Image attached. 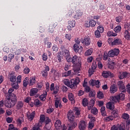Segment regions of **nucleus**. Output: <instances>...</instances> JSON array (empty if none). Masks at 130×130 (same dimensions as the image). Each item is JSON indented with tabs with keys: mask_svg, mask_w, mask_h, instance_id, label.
<instances>
[{
	"mask_svg": "<svg viewBox=\"0 0 130 130\" xmlns=\"http://www.w3.org/2000/svg\"><path fill=\"white\" fill-rule=\"evenodd\" d=\"M54 110V109H53L52 107L50 106L47 110V113L50 114V113H52V112H53Z\"/></svg>",
	"mask_w": 130,
	"mask_h": 130,
	"instance_id": "79ce46f5",
	"label": "nucleus"
},
{
	"mask_svg": "<svg viewBox=\"0 0 130 130\" xmlns=\"http://www.w3.org/2000/svg\"><path fill=\"white\" fill-rule=\"evenodd\" d=\"M51 126L49 124H46L45 126V130H51Z\"/></svg>",
	"mask_w": 130,
	"mask_h": 130,
	"instance_id": "338daca9",
	"label": "nucleus"
},
{
	"mask_svg": "<svg viewBox=\"0 0 130 130\" xmlns=\"http://www.w3.org/2000/svg\"><path fill=\"white\" fill-rule=\"evenodd\" d=\"M106 108L110 109V110H113L114 109V104L111 102L107 103Z\"/></svg>",
	"mask_w": 130,
	"mask_h": 130,
	"instance_id": "a211bd4d",
	"label": "nucleus"
},
{
	"mask_svg": "<svg viewBox=\"0 0 130 130\" xmlns=\"http://www.w3.org/2000/svg\"><path fill=\"white\" fill-rule=\"evenodd\" d=\"M124 37L125 39H126V40H129L130 34H129V32H128V30H125Z\"/></svg>",
	"mask_w": 130,
	"mask_h": 130,
	"instance_id": "cd10ccee",
	"label": "nucleus"
},
{
	"mask_svg": "<svg viewBox=\"0 0 130 130\" xmlns=\"http://www.w3.org/2000/svg\"><path fill=\"white\" fill-rule=\"evenodd\" d=\"M86 126L87 125L86 124V122L85 121H81L79 124V128L80 130H85L86 129Z\"/></svg>",
	"mask_w": 130,
	"mask_h": 130,
	"instance_id": "4468645a",
	"label": "nucleus"
},
{
	"mask_svg": "<svg viewBox=\"0 0 130 130\" xmlns=\"http://www.w3.org/2000/svg\"><path fill=\"white\" fill-rule=\"evenodd\" d=\"M95 95H96V92L94 90L89 91V97H94Z\"/></svg>",
	"mask_w": 130,
	"mask_h": 130,
	"instance_id": "603ef678",
	"label": "nucleus"
},
{
	"mask_svg": "<svg viewBox=\"0 0 130 130\" xmlns=\"http://www.w3.org/2000/svg\"><path fill=\"white\" fill-rule=\"evenodd\" d=\"M97 97L98 98H99V99H103V98H104L103 92L101 91H98L97 93Z\"/></svg>",
	"mask_w": 130,
	"mask_h": 130,
	"instance_id": "2f4dec72",
	"label": "nucleus"
},
{
	"mask_svg": "<svg viewBox=\"0 0 130 130\" xmlns=\"http://www.w3.org/2000/svg\"><path fill=\"white\" fill-rule=\"evenodd\" d=\"M17 103V95L14 93L10 94V102L6 103L5 106L8 108H11V107H14Z\"/></svg>",
	"mask_w": 130,
	"mask_h": 130,
	"instance_id": "7ed1b4c3",
	"label": "nucleus"
},
{
	"mask_svg": "<svg viewBox=\"0 0 130 130\" xmlns=\"http://www.w3.org/2000/svg\"><path fill=\"white\" fill-rule=\"evenodd\" d=\"M24 115H22L20 117H19L17 121L19 123H22L24 121Z\"/></svg>",
	"mask_w": 130,
	"mask_h": 130,
	"instance_id": "37998d69",
	"label": "nucleus"
},
{
	"mask_svg": "<svg viewBox=\"0 0 130 130\" xmlns=\"http://www.w3.org/2000/svg\"><path fill=\"white\" fill-rule=\"evenodd\" d=\"M107 36L109 37H111V36L115 37V36H117V34L114 33L112 31H109L107 32Z\"/></svg>",
	"mask_w": 130,
	"mask_h": 130,
	"instance_id": "473e14b6",
	"label": "nucleus"
},
{
	"mask_svg": "<svg viewBox=\"0 0 130 130\" xmlns=\"http://www.w3.org/2000/svg\"><path fill=\"white\" fill-rule=\"evenodd\" d=\"M93 127H94V122H93V121H91L89 122L88 128H89V129H92Z\"/></svg>",
	"mask_w": 130,
	"mask_h": 130,
	"instance_id": "de8ad7c7",
	"label": "nucleus"
},
{
	"mask_svg": "<svg viewBox=\"0 0 130 130\" xmlns=\"http://www.w3.org/2000/svg\"><path fill=\"white\" fill-rule=\"evenodd\" d=\"M117 86L119 87L120 92H122V93H125L126 92L123 81L121 80L118 81L117 82Z\"/></svg>",
	"mask_w": 130,
	"mask_h": 130,
	"instance_id": "423d86ee",
	"label": "nucleus"
},
{
	"mask_svg": "<svg viewBox=\"0 0 130 130\" xmlns=\"http://www.w3.org/2000/svg\"><path fill=\"white\" fill-rule=\"evenodd\" d=\"M71 74H72V71H68L67 72L63 73L62 77H69V76H71Z\"/></svg>",
	"mask_w": 130,
	"mask_h": 130,
	"instance_id": "c03bdc74",
	"label": "nucleus"
},
{
	"mask_svg": "<svg viewBox=\"0 0 130 130\" xmlns=\"http://www.w3.org/2000/svg\"><path fill=\"white\" fill-rule=\"evenodd\" d=\"M114 119V117L113 116H109L108 117H105L104 118V121H106V122H108L109 121H112Z\"/></svg>",
	"mask_w": 130,
	"mask_h": 130,
	"instance_id": "393cba45",
	"label": "nucleus"
},
{
	"mask_svg": "<svg viewBox=\"0 0 130 130\" xmlns=\"http://www.w3.org/2000/svg\"><path fill=\"white\" fill-rule=\"evenodd\" d=\"M24 106V103L22 101H19L17 102V105H16V108L17 109H21Z\"/></svg>",
	"mask_w": 130,
	"mask_h": 130,
	"instance_id": "bb28decb",
	"label": "nucleus"
},
{
	"mask_svg": "<svg viewBox=\"0 0 130 130\" xmlns=\"http://www.w3.org/2000/svg\"><path fill=\"white\" fill-rule=\"evenodd\" d=\"M38 91H39L38 88H31L30 90V92H29L30 96H35L36 98H37V97H38V95H37V94L38 93Z\"/></svg>",
	"mask_w": 130,
	"mask_h": 130,
	"instance_id": "1a4fd4ad",
	"label": "nucleus"
},
{
	"mask_svg": "<svg viewBox=\"0 0 130 130\" xmlns=\"http://www.w3.org/2000/svg\"><path fill=\"white\" fill-rule=\"evenodd\" d=\"M15 72L11 71L8 74V78L11 83H15L17 81V76H15Z\"/></svg>",
	"mask_w": 130,
	"mask_h": 130,
	"instance_id": "0eeeda50",
	"label": "nucleus"
},
{
	"mask_svg": "<svg viewBox=\"0 0 130 130\" xmlns=\"http://www.w3.org/2000/svg\"><path fill=\"white\" fill-rule=\"evenodd\" d=\"M63 83L67 87H70L71 89H75L77 85L80 83V78L77 77L76 79H71V81L69 79H64Z\"/></svg>",
	"mask_w": 130,
	"mask_h": 130,
	"instance_id": "f03ea898",
	"label": "nucleus"
},
{
	"mask_svg": "<svg viewBox=\"0 0 130 130\" xmlns=\"http://www.w3.org/2000/svg\"><path fill=\"white\" fill-rule=\"evenodd\" d=\"M26 116L28 120H33V119L35 117V111H33L31 113L29 111L27 112Z\"/></svg>",
	"mask_w": 130,
	"mask_h": 130,
	"instance_id": "f8f14e48",
	"label": "nucleus"
},
{
	"mask_svg": "<svg viewBox=\"0 0 130 130\" xmlns=\"http://www.w3.org/2000/svg\"><path fill=\"white\" fill-rule=\"evenodd\" d=\"M101 112L103 116H105V107H102L101 108Z\"/></svg>",
	"mask_w": 130,
	"mask_h": 130,
	"instance_id": "6e6d98bb",
	"label": "nucleus"
},
{
	"mask_svg": "<svg viewBox=\"0 0 130 130\" xmlns=\"http://www.w3.org/2000/svg\"><path fill=\"white\" fill-rule=\"evenodd\" d=\"M82 16H83V12L80 11V10H77L74 16V19H75V20H79Z\"/></svg>",
	"mask_w": 130,
	"mask_h": 130,
	"instance_id": "dca6fc26",
	"label": "nucleus"
},
{
	"mask_svg": "<svg viewBox=\"0 0 130 130\" xmlns=\"http://www.w3.org/2000/svg\"><path fill=\"white\" fill-rule=\"evenodd\" d=\"M114 30L115 32H116V33H118L120 32L121 30V26H120V25H117L114 28Z\"/></svg>",
	"mask_w": 130,
	"mask_h": 130,
	"instance_id": "58836bf2",
	"label": "nucleus"
},
{
	"mask_svg": "<svg viewBox=\"0 0 130 130\" xmlns=\"http://www.w3.org/2000/svg\"><path fill=\"white\" fill-rule=\"evenodd\" d=\"M49 72V67L48 66H46L45 68V70H44L42 72L43 77L45 78V79H46L47 75H48V72Z\"/></svg>",
	"mask_w": 130,
	"mask_h": 130,
	"instance_id": "2eb2a0df",
	"label": "nucleus"
},
{
	"mask_svg": "<svg viewBox=\"0 0 130 130\" xmlns=\"http://www.w3.org/2000/svg\"><path fill=\"white\" fill-rule=\"evenodd\" d=\"M36 83V79L35 77H30L29 80V86H33Z\"/></svg>",
	"mask_w": 130,
	"mask_h": 130,
	"instance_id": "c756f323",
	"label": "nucleus"
},
{
	"mask_svg": "<svg viewBox=\"0 0 130 130\" xmlns=\"http://www.w3.org/2000/svg\"><path fill=\"white\" fill-rule=\"evenodd\" d=\"M96 25V21L95 20L91 19L89 21V22H87L85 24V27L87 28H89V27H95Z\"/></svg>",
	"mask_w": 130,
	"mask_h": 130,
	"instance_id": "9d476101",
	"label": "nucleus"
},
{
	"mask_svg": "<svg viewBox=\"0 0 130 130\" xmlns=\"http://www.w3.org/2000/svg\"><path fill=\"white\" fill-rule=\"evenodd\" d=\"M126 89L127 92L130 94V84L128 83L126 86Z\"/></svg>",
	"mask_w": 130,
	"mask_h": 130,
	"instance_id": "774afa93",
	"label": "nucleus"
},
{
	"mask_svg": "<svg viewBox=\"0 0 130 130\" xmlns=\"http://www.w3.org/2000/svg\"><path fill=\"white\" fill-rule=\"evenodd\" d=\"M8 130H18V129L15 128V127H14L13 124H10L9 125Z\"/></svg>",
	"mask_w": 130,
	"mask_h": 130,
	"instance_id": "0e129e2a",
	"label": "nucleus"
},
{
	"mask_svg": "<svg viewBox=\"0 0 130 130\" xmlns=\"http://www.w3.org/2000/svg\"><path fill=\"white\" fill-rule=\"evenodd\" d=\"M73 49L75 52H79V51L81 52V51L83 50V47L80 46L79 47V46H78L77 44H75L73 46Z\"/></svg>",
	"mask_w": 130,
	"mask_h": 130,
	"instance_id": "f3484780",
	"label": "nucleus"
},
{
	"mask_svg": "<svg viewBox=\"0 0 130 130\" xmlns=\"http://www.w3.org/2000/svg\"><path fill=\"white\" fill-rule=\"evenodd\" d=\"M11 86L13 89L18 90L19 89V83L17 82H13L11 83Z\"/></svg>",
	"mask_w": 130,
	"mask_h": 130,
	"instance_id": "7c9ffc66",
	"label": "nucleus"
},
{
	"mask_svg": "<svg viewBox=\"0 0 130 130\" xmlns=\"http://www.w3.org/2000/svg\"><path fill=\"white\" fill-rule=\"evenodd\" d=\"M108 42L110 45H120V44H122L121 40L117 38H115L114 40L112 38H109Z\"/></svg>",
	"mask_w": 130,
	"mask_h": 130,
	"instance_id": "20e7f679",
	"label": "nucleus"
},
{
	"mask_svg": "<svg viewBox=\"0 0 130 130\" xmlns=\"http://www.w3.org/2000/svg\"><path fill=\"white\" fill-rule=\"evenodd\" d=\"M110 91L111 93H114L115 92H117V87H116L114 84H113L110 87Z\"/></svg>",
	"mask_w": 130,
	"mask_h": 130,
	"instance_id": "b1692460",
	"label": "nucleus"
},
{
	"mask_svg": "<svg viewBox=\"0 0 130 130\" xmlns=\"http://www.w3.org/2000/svg\"><path fill=\"white\" fill-rule=\"evenodd\" d=\"M122 118L123 119H128L129 118V115L128 114L124 113L122 115Z\"/></svg>",
	"mask_w": 130,
	"mask_h": 130,
	"instance_id": "4d7b16f0",
	"label": "nucleus"
},
{
	"mask_svg": "<svg viewBox=\"0 0 130 130\" xmlns=\"http://www.w3.org/2000/svg\"><path fill=\"white\" fill-rule=\"evenodd\" d=\"M21 81H22V76L21 75L18 76L17 78L16 82L18 83V84H20V83H21Z\"/></svg>",
	"mask_w": 130,
	"mask_h": 130,
	"instance_id": "e2e57ef3",
	"label": "nucleus"
},
{
	"mask_svg": "<svg viewBox=\"0 0 130 130\" xmlns=\"http://www.w3.org/2000/svg\"><path fill=\"white\" fill-rule=\"evenodd\" d=\"M77 122H74V123L71 124V125L69 126V127L68 128V130H73L74 129V128H75V127H76V126H77Z\"/></svg>",
	"mask_w": 130,
	"mask_h": 130,
	"instance_id": "c9c22d12",
	"label": "nucleus"
},
{
	"mask_svg": "<svg viewBox=\"0 0 130 130\" xmlns=\"http://www.w3.org/2000/svg\"><path fill=\"white\" fill-rule=\"evenodd\" d=\"M124 92H121L118 95H117L118 98L119 100H124Z\"/></svg>",
	"mask_w": 130,
	"mask_h": 130,
	"instance_id": "f704fd0d",
	"label": "nucleus"
},
{
	"mask_svg": "<svg viewBox=\"0 0 130 130\" xmlns=\"http://www.w3.org/2000/svg\"><path fill=\"white\" fill-rule=\"evenodd\" d=\"M111 130H119V126L117 125H113L111 127Z\"/></svg>",
	"mask_w": 130,
	"mask_h": 130,
	"instance_id": "3c124183",
	"label": "nucleus"
},
{
	"mask_svg": "<svg viewBox=\"0 0 130 130\" xmlns=\"http://www.w3.org/2000/svg\"><path fill=\"white\" fill-rule=\"evenodd\" d=\"M61 53L63 55V56H64V57H67L68 56H70V51L66 49H64L62 50Z\"/></svg>",
	"mask_w": 130,
	"mask_h": 130,
	"instance_id": "4be33fe9",
	"label": "nucleus"
},
{
	"mask_svg": "<svg viewBox=\"0 0 130 130\" xmlns=\"http://www.w3.org/2000/svg\"><path fill=\"white\" fill-rule=\"evenodd\" d=\"M68 98L72 104H75V96H74V94L70 92L68 94Z\"/></svg>",
	"mask_w": 130,
	"mask_h": 130,
	"instance_id": "412c9836",
	"label": "nucleus"
},
{
	"mask_svg": "<svg viewBox=\"0 0 130 130\" xmlns=\"http://www.w3.org/2000/svg\"><path fill=\"white\" fill-rule=\"evenodd\" d=\"M118 110L115 109L112 112V113L113 114V115H115V117H117V116H118Z\"/></svg>",
	"mask_w": 130,
	"mask_h": 130,
	"instance_id": "49530a36",
	"label": "nucleus"
},
{
	"mask_svg": "<svg viewBox=\"0 0 130 130\" xmlns=\"http://www.w3.org/2000/svg\"><path fill=\"white\" fill-rule=\"evenodd\" d=\"M28 81H29V78L28 77H26L24 79L23 81V87H27V86H28V84H29Z\"/></svg>",
	"mask_w": 130,
	"mask_h": 130,
	"instance_id": "72a5a7b5",
	"label": "nucleus"
},
{
	"mask_svg": "<svg viewBox=\"0 0 130 130\" xmlns=\"http://www.w3.org/2000/svg\"><path fill=\"white\" fill-rule=\"evenodd\" d=\"M23 73L26 74H29L30 73V69L28 67L25 68L23 70Z\"/></svg>",
	"mask_w": 130,
	"mask_h": 130,
	"instance_id": "69168bd1",
	"label": "nucleus"
},
{
	"mask_svg": "<svg viewBox=\"0 0 130 130\" xmlns=\"http://www.w3.org/2000/svg\"><path fill=\"white\" fill-rule=\"evenodd\" d=\"M108 56L109 57H114L117 56L119 54V49L117 48H114L110 50L108 53Z\"/></svg>",
	"mask_w": 130,
	"mask_h": 130,
	"instance_id": "39448f33",
	"label": "nucleus"
},
{
	"mask_svg": "<svg viewBox=\"0 0 130 130\" xmlns=\"http://www.w3.org/2000/svg\"><path fill=\"white\" fill-rule=\"evenodd\" d=\"M34 103L35 106H39V105H41V102H40V101H39L38 99L35 100Z\"/></svg>",
	"mask_w": 130,
	"mask_h": 130,
	"instance_id": "4c0bfd02",
	"label": "nucleus"
},
{
	"mask_svg": "<svg viewBox=\"0 0 130 130\" xmlns=\"http://www.w3.org/2000/svg\"><path fill=\"white\" fill-rule=\"evenodd\" d=\"M91 113H92V114L96 115V114L98 113V110L97 109V108L94 107L91 109Z\"/></svg>",
	"mask_w": 130,
	"mask_h": 130,
	"instance_id": "a19ab883",
	"label": "nucleus"
},
{
	"mask_svg": "<svg viewBox=\"0 0 130 130\" xmlns=\"http://www.w3.org/2000/svg\"><path fill=\"white\" fill-rule=\"evenodd\" d=\"M55 127L56 129L59 130L61 128V122L59 120H57L55 122Z\"/></svg>",
	"mask_w": 130,
	"mask_h": 130,
	"instance_id": "aec40b11",
	"label": "nucleus"
},
{
	"mask_svg": "<svg viewBox=\"0 0 130 130\" xmlns=\"http://www.w3.org/2000/svg\"><path fill=\"white\" fill-rule=\"evenodd\" d=\"M60 104V101L58 99H56L55 101V107L56 108H58L59 104Z\"/></svg>",
	"mask_w": 130,
	"mask_h": 130,
	"instance_id": "864d4df0",
	"label": "nucleus"
},
{
	"mask_svg": "<svg viewBox=\"0 0 130 130\" xmlns=\"http://www.w3.org/2000/svg\"><path fill=\"white\" fill-rule=\"evenodd\" d=\"M100 31H99L98 30H96L94 33V35L96 38H99L101 37V35L100 34Z\"/></svg>",
	"mask_w": 130,
	"mask_h": 130,
	"instance_id": "5fc2aeb1",
	"label": "nucleus"
},
{
	"mask_svg": "<svg viewBox=\"0 0 130 130\" xmlns=\"http://www.w3.org/2000/svg\"><path fill=\"white\" fill-rule=\"evenodd\" d=\"M88 100L87 99H84L82 101V104L84 107L87 106L88 105Z\"/></svg>",
	"mask_w": 130,
	"mask_h": 130,
	"instance_id": "8fccbe9b",
	"label": "nucleus"
},
{
	"mask_svg": "<svg viewBox=\"0 0 130 130\" xmlns=\"http://www.w3.org/2000/svg\"><path fill=\"white\" fill-rule=\"evenodd\" d=\"M111 74V72L109 71H104L102 73V76L104 78H108Z\"/></svg>",
	"mask_w": 130,
	"mask_h": 130,
	"instance_id": "c85d7f7f",
	"label": "nucleus"
},
{
	"mask_svg": "<svg viewBox=\"0 0 130 130\" xmlns=\"http://www.w3.org/2000/svg\"><path fill=\"white\" fill-rule=\"evenodd\" d=\"M69 26H71L74 28L75 26H76V21L72 20V21H69Z\"/></svg>",
	"mask_w": 130,
	"mask_h": 130,
	"instance_id": "a18cd8bd",
	"label": "nucleus"
},
{
	"mask_svg": "<svg viewBox=\"0 0 130 130\" xmlns=\"http://www.w3.org/2000/svg\"><path fill=\"white\" fill-rule=\"evenodd\" d=\"M47 96V92L46 91H45V92L44 93H43L42 94H41L39 98L40 100L41 101H45V100H46V96Z\"/></svg>",
	"mask_w": 130,
	"mask_h": 130,
	"instance_id": "5701e85b",
	"label": "nucleus"
},
{
	"mask_svg": "<svg viewBox=\"0 0 130 130\" xmlns=\"http://www.w3.org/2000/svg\"><path fill=\"white\" fill-rule=\"evenodd\" d=\"M82 43H84L85 45H90V43H91V41L90 40V38L89 37H85L82 41Z\"/></svg>",
	"mask_w": 130,
	"mask_h": 130,
	"instance_id": "6ab92c4d",
	"label": "nucleus"
},
{
	"mask_svg": "<svg viewBox=\"0 0 130 130\" xmlns=\"http://www.w3.org/2000/svg\"><path fill=\"white\" fill-rule=\"evenodd\" d=\"M65 37L66 39L71 41V39H72V35L71 34H67L66 35Z\"/></svg>",
	"mask_w": 130,
	"mask_h": 130,
	"instance_id": "680f3d73",
	"label": "nucleus"
},
{
	"mask_svg": "<svg viewBox=\"0 0 130 130\" xmlns=\"http://www.w3.org/2000/svg\"><path fill=\"white\" fill-rule=\"evenodd\" d=\"M119 130H125V125L124 124L122 123L119 125Z\"/></svg>",
	"mask_w": 130,
	"mask_h": 130,
	"instance_id": "13d9d810",
	"label": "nucleus"
},
{
	"mask_svg": "<svg viewBox=\"0 0 130 130\" xmlns=\"http://www.w3.org/2000/svg\"><path fill=\"white\" fill-rule=\"evenodd\" d=\"M127 75H128V73H127L126 72H119L118 73V77L120 80H123V79H125V78L127 77Z\"/></svg>",
	"mask_w": 130,
	"mask_h": 130,
	"instance_id": "ddd939ff",
	"label": "nucleus"
},
{
	"mask_svg": "<svg viewBox=\"0 0 130 130\" xmlns=\"http://www.w3.org/2000/svg\"><path fill=\"white\" fill-rule=\"evenodd\" d=\"M103 60H107L108 59V53L105 52L102 56Z\"/></svg>",
	"mask_w": 130,
	"mask_h": 130,
	"instance_id": "09e8293b",
	"label": "nucleus"
},
{
	"mask_svg": "<svg viewBox=\"0 0 130 130\" xmlns=\"http://www.w3.org/2000/svg\"><path fill=\"white\" fill-rule=\"evenodd\" d=\"M71 61L73 63V70L75 74H79L80 73V69L82 67V62H81V58L74 55L71 59Z\"/></svg>",
	"mask_w": 130,
	"mask_h": 130,
	"instance_id": "f257e3e1",
	"label": "nucleus"
},
{
	"mask_svg": "<svg viewBox=\"0 0 130 130\" xmlns=\"http://www.w3.org/2000/svg\"><path fill=\"white\" fill-rule=\"evenodd\" d=\"M97 31H99V32H100V33H103L104 31V28H103V27L99 26L98 27Z\"/></svg>",
	"mask_w": 130,
	"mask_h": 130,
	"instance_id": "052dcab7",
	"label": "nucleus"
},
{
	"mask_svg": "<svg viewBox=\"0 0 130 130\" xmlns=\"http://www.w3.org/2000/svg\"><path fill=\"white\" fill-rule=\"evenodd\" d=\"M124 28L127 31H130V23L128 22H126L124 24Z\"/></svg>",
	"mask_w": 130,
	"mask_h": 130,
	"instance_id": "ea45409f",
	"label": "nucleus"
},
{
	"mask_svg": "<svg viewBox=\"0 0 130 130\" xmlns=\"http://www.w3.org/2000/svg\"><path fill=\"white\" fill-rule=\"evenodd\" d=\"M57 25H58L57 22H54L51 24L49 26V30H48L49 32L50 33H53V31H54V29H55Z\"/></svg>",
	"mask_w": 130,
	"mask_h": 130,
	"instance_id": "9b49d317",
	"label": "nucleus"
},
{
	"mask_svg": "<svg viewBox=\"0 0 130 130\" xmlns=\"http://www.w3.org/2000/svg\"><path fill=\"white\" fill-rule=\"evenodd\" d=\"M67 117L69 121H74V119H75V115H74V112L72 110H70L68 111L67 114Z\"/></svg>",
	"mask_w": 130,
	"mask_h": 130,
	"instance_id": "6e6552de",
	"label": "nucleus"
},
{
	"mask_svg": "<svg viewBox=\"0 0 130 130\" xmlns=\"http://www.w3.org/2000/svg\"><path fill=\"white\" fill-rule=\"evenodd\" d=\"M95 82H96V80L91 79L90 81H89L88 83L89 85H90L91 86H95Z\"/></svg>",
	"mask_w": 130,
	"mask_h": 130,
	"instance_id": "bf43d9fd",
	"label": "nucleus"
},
{
	"mask_svg": "<svg viewBox=\"0 0 130 130\" xmlns=\"http://www.w3.org/2000/svg\"><path fill=\"white\" fill-rule=\"evenodd\" d=\"M92 52H93V49H89L85 52V55H86V56H89V55H91V54H92Z\"/></svg>",
	"mask_w": 130,
	"mask_h": 130,
	"instance_id": "e433bc0d",
	"label": "nucleus"
},
{
	"mask_svg": "<svg viewBox=\"0 0 130 130\" xmlns=\"http://www.w3.org/2000/svg\"><path fill=\"white\" fill-rule=\"evenodd\" d=\"M111 101H112L113 103H115V102H119V99L117 96H112L110 97Z\"/></svg>",
	"mask_w": 130,
	"mask_h": 130,
	"instance_id": "a878e982",
	"label": "nucleus"
}]
</instances>
